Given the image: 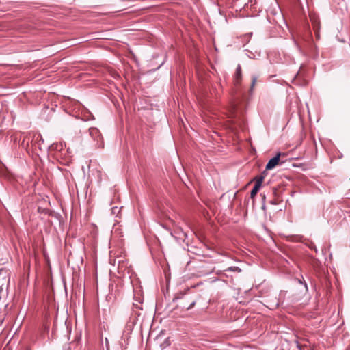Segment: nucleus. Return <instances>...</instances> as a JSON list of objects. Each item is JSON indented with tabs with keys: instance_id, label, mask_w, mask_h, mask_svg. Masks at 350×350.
I'll return each instance as SVG.
<instances>
[{
	"instance_id": "nucleus-8",
	"label": "nucleus",
	"mask_w": 350,
	"mask_h": 350,
	"mask_svg": "<svg viewBox=\"0 0 350 350\" xmlns=\"http://www.w3.org/2000/svg\"><path fill=\"white\" fill-rule=\"evenodd\" d=\"M194 305H195V301H193V302L190 304V306L187 308V310H189V309H191V308H193V307L194 306Z\"/></svg>"
},
{
	"instance_id": "nucleus-7",
	"label": "nucleus",
	"mask_w": 350,
	"mask_h": 350,
	"mask_svg": "<svg viewBox=\"0 0 350 350\" xmlns=\"http://www.w3.org/2000/svg\"><path fill=\"white\" fill-rule=\"evenodd\" d=\"M240 75H241V68H240V66H239L237 69V72H236V76H237V79L239 78Z\"/></svg>"
},
{
	"instance_id": "nucleus-1",
	"label": "nucleus",
	"mask_w": 350,
	"mask_h": 350,
	"mask_svg": "<svg viewBox=\"0 0 350 350\" xmlns=\"http://www.w3.org/2000/svg\"><path fill=\"white\" fill-rule=\"evenodd\" d=\"M90 135L93 138L94 141H96V147L103 148L104 143L103 136L100 134V131L95 127H92L89 129Z\"/></svg>"
},
{
	"instance_id": "nucleus-9",
	"label": "nucleus",
	"mask_w": 350,
	"mask_h": 350,
	"mask_svg": "<svg viewBox=\"0 0 350 350\" xmlns=\"http://www.w3.org/2000/svg\"><path fill=\"white\" fill-rule=\"evenodd\" d=\"M255 82H256V79L254 78V79H252V88H253V87H254V84H255Z\"/></svg>"
},
{
	"instance_id": "nucleus-2",
	"label": "nucleus",
	"mask_w": 350,
	"mask_h": 350,
	"mask_svg": "<svg viewBox=\"0 0 350 350\" xmlns=\"http://www.w3.org/2000/svg\"><path fill=\"white\" fill-rule=\"evenodd\" d=\"M10 283V273L8 270L0 269V293L7 289Z\"/></svg>"
},
{
	"instance_id": "nucleus-6",
	"label": "nucleus",
	"mask_w": 350,
	"mask_h": 350,
	"mask_svg": "<svg viewBox=\"0 0 350 350\" xmlns=\"http://www.w3.org/2000/svg\"><path fill=\"white\" fill-rule=\"evenodd\" d=\"M226 271L240 272L241 269L238 267H230L228 268Z\"/></svg>"
},
{
	"instance_id": "nucleus-3",
	"label": "nucleus",
	"mask_w": 350,
	"mask_h": 350,
	"mask_svg": "<svg viewBox=\"0 0 350 350\" xmlns=\"http://www.w3.org/2000/svg\"><path fill=\"white\" fill-rule=\"evenodd\" d=\"M284 295L285 293L281 291L279 294L278 298L275 297L274 299L269 300L267 302L269 304V308L271 309L278 308L280 303L283 301Z\"/></svg>"
},
{
	"instance_id": "nucleus-4",
	"label": "nucleus",
	"mask_w": 350,
	"mask_h": 350,
	"mask_svg": "<svg viewBox=\"0 0 350 350\" xmlns=\"http://www.w3.org/2000/svg\"><path fill=\"white\" fill-rule=\"evenodd\" d=\"M263 179H264V178L262 176H260L256 180L255 185L251 191V193H250L251 198H254L256 196V195L257 194V193L258 192V191L261 187L262 183L263 181Z\"/></svg>"
},
{
	"instance_id": "nucleus-5",
	"label": "nucleus",
	"mask_w": 350,
	"mask_h": 350,
	"mask_svg": "<svg viewBox=\"0 0 350 350\" xmlns=\"http://www.w3.org/2000/svg\"><path fill=\"white\" fill-rule=\"evenodd\" d=\"M280 153H278L275 157L271 159L266 165V170H269L274 168L280 161Z\"/></svg>"
}]
</instances>
